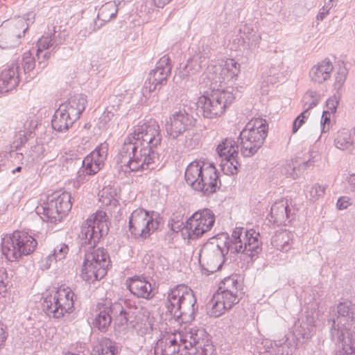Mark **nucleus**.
I'll return each mask as SVG.
<instances>
[{
  "mask_svg": "<svg viewBox=\"0 0 355 355\" xmlns=\"http://www.w3.org/2000/svg\"><path fill=\"white\" fill-rule=\"evenodd\" d=\"M339 103V98L337 96L334 95L328 98L326 103L327 109L324 112H328L330 114H334L336 112L337 107Z\"/></svg>",
  "mask_w": 355,
  "mask_h": 355,
  "instance_id": "6e6d98bb",
  "label": "nucleus"
},
{
  "mask_svg": "<svg viewBox=\"0 0 355 355\" xmlns=\"http://www.w3.org/2000/svg\"><path fill=\"white\" fill-rule=\"evenodd\" d=\"M51 56V52H46L44 53V54H42V53H40V57H41V59L40 60L42 61V64H44L42 67H44L46 64H45V62L46 60H48Z\"/></svg>",
  "mask_w": 355,
  "mask_h": 355,
  "instance_id": "774afa93",
  "label": "nucleus"
},
{
  "mask_svg": "<svg viewBox=\"0 0 355 355\" xmlns=\"http://www.w3.org/2000/svg\"><path fill=\"white\" fill-rule=\"evenodd\" d=\"M74 296L71 288L62 285L44 299L43 310L50 317L61 318L73 311Z\"/></svg>",
  "mask_w": 355,
  "mask_h": 355,
  "instance_id": "9d476101",
  "label": "nucleus"
},
{
  "mask_svg": "<svg viewBox=\"0 0 355 355\" xmlns=\"http://www.w3.org/2000/svg\"><path fill=\"white\" fill-rule=\"evenodd\" d=\"M41 202L35 208V211L40 216L42 220L55 223L61 221L62 218H51L53 212L55 211V207H50V196H45V199H41Z\"/></svg>",
  "mask_w": 355,
  "mask_h": 355,
  "instance_id": "e433bc0d",
  "label": "nucleus"
},
{
  "mask_svg": "<svg viewBox=\"0 0 355 355\" xmlns=\"http://www.w3.org/2000/svg\"><path fill=\"white\" fill-rule=\"evenodd\" d=\"M215 223V216L212 211L204 209L195 212L187 221L185 230L190 239L201 237L209 232Z\"/></svg>",
  "mask_w": 355,
  "mask_h": 355,
  "instance_id": "dca6fc26",
  "label": "nucleus"
},
{
  "mask_svg": "<svg viewBox=\"0 0 355 355\" xmlns=\"http://www.w3.org/2000/svg\"><path fill=\"white\" fill-rule=\"evenodd\" d=\"M136 309L132 308H124L120 302H114L111 304V313L112 315V319H114L116 326L120 330H124L128 327V323L132 324L133 328H135L140 334H146L148 327L142 328V323L136 322L134 323L132 318H135Z\"/></svg>",
  "mask_w": 355,
  "mask_h": 355,
  "instance_id": "a211bd4d",
  "label": "nucleus"
},
{
  "mask_svg": "<svg viewBox=\"0 0 355 355\" xmlns=\"http://www.w3.org/2000/svg\"><path fill=\"white\" fill-rule=\"evenodd\" d=\"M240 286L235 276L225 278L207 304L210 316L218 318L239 303Z\"/></svg>",
  "mask_w": 355,
  "mask_h": 355,
  "instance_id": "7ed1b4c3",
  "label": "nucleus"
},
{
  "mask_svg": "<svg viewBox=\"0 0 355 355\" xmlns=\"http://www.w3.org/2000/svg\"><path fill=\"white\" fill-rule=\"evenodd\" d=\"M113 116L114 114L112 112L106 110L103 113L100 119L102 120L105 123H106L108 121H110Z\"/></svg>",
  "mask_w": 355,
  "mask_h": 355,
  "instance_id": "69168bd1",
  "label": "nucleus"
},
{
  "mask_svg": "<svg viewBox=\"0 0 355 355\" xmlns=\"http://www.w3.org/2000/svg\"><path fill=\"white\" fill-rule=\"evenodd\" d=\"M304 109L310 112V110L315 107L320 102V96L315 91H308L304 96Z\"/></svg>",
  "mask_w": 355,
  "mask_h": 355,
  "instance_id": "49530a36",
  "label": "nucleus"
},
{
  "mask_svg": "<svg viewBox=\"0 0 355 355\" xmlns=\"http://www.w3.org/2000/svg\"><path fill=\"white\" fill-rule=\"evenodd\" d=\"M334 144L337 148L340 150H347L351 147L353 140L351 138L350 133L345 130H339L334 139Z\"/></svg>",
  "mask_w": 355,
  "mask_h": 355,
  "instance_id": "37998d69",
  "label": "nucleus"
},
{
  "mask_svg": "<svg viewBox=\"0 0 355 355\" xmlns=\"http://www.w3.org/2000/svg\"><path fill=\"white\" fill-rule=\"evenodd\" d=\"M315 329V320L313 316L307 315L297 327L295 335L297 339L302 338L306 341L313 336Z\"/></svg>",
  "mask_w": 355,
  "mask_h": 355,
  "instance_id": "f704fd0d",
  "label": "nucleus"
},
{
  "mask_svg": "<svg viewBox=\"0 0 355 355\" xmlns=\"http://www.w3.org/2000/svg\"><path fill=\"white\" fill-rule=\"evenodd\" d=\"M192 123L191 117L186 112H177L173 114L166 124L168 135L173 139L184 133Z\"/></svg>",
  "mask_w": 355,
  "mask_h": 355,
  "instance_id": "412c9836",
  "label": "nucleus"
},
{
  "mask_svg": "<svg viewBox=\"0 0 355 355\" xmlns=\"http://www.w3.org/2000/svg\"><path fill=\"white\" fill-rule=\"evenodd\" d=\"M55 27H53L52 31L49 33V35L42 36L37 42V49L36 55L40 65L42 64V61L40 60V53H42L43 51L47 50L49 48L53 46L55 44Z\"/></svg>",
  "mask_w": 355,
  "mask_h": 355,
  "instance_id": "58836bf2",
  "label": "nucleus"
},
{
  "mask_svg": "<svg viewBox=\"0 0 355 355\" xmlns=\"http://www.w3.org/2000/svg\"><path fill=\"white\" fill-rule=\"evenodd\" d=\"M233 88L219 89L213 88L210 94L198 98V105L201 109L205 118L214 119L221 116L226 109L235 100Z\"/></svg>",
  "mask_w": 355,
  "mask_h": 355,
  "instance_id": "6e6552de",
  "label": "nucleus"
},
{
  "mask_svg": "<svg viewBox=\"0 0 355 355\" xmlns=\"http://www.w3.org/2000/svg\"><path fill=\"white\" fill-rule=\"evenodd\" d=\"M35 126H36V123H35V121H33V120H31V121H26L25 123L24 128H25V129H26V131H22V132L20 131L18 135L19 139H20V144H23L27 141V140H28L27 134L31 133L32 130L35 128Z\"/></svg>",
  "mask_w": 355,
  "mask_h": 355,
  "instance_id": "603ef678",
  "label": "nucleus"
},
{
  "mask_svg": "<svg viewBox=\"0 0 355 355\" xmlns=\"http://www.w3.org/2000/svg\"><path fill=\"white\" fill-rule=\"evenodd\" d=\"M239 73L240 64L234 59H227L216 64L209 66L206 78L210 82V87L217 88L222 83L236 80Z\"/></svg>",
  "mask_w": 355,
  "mask_h": 355,
  "instance_id": "ddd939ff",
  "label": "nucleus"
},
{
  "mask_svg": "<svg viewBox=\"0 0 355 355\" xmlns=\"http://www.w3.org/2000/svg\"><path fill=\"white\" fill-rule=\"evenodd\" d=\"M28 29V24L22 17H17L0 26V47L12 49L18 46L20 39Z\"/></svg>",
  "mask_w": 355,
  "mask_h": 355,
  "instance_id": "4468645a",
  "label": "nucleus"
},
{
  "mask_svg": "<svg viewBox=\"0 0 355 355\" xmlns=\"http://www.w3.org/2000/svg\"><path fill=\"white\" fill-rule=\"evenodd\" d=\"M331 114L328 113V112L323 111L320 122L322 133H325L329 130Z\"/></svg>",
  "mask_w": 355,
  "mask_h": 355,
  "instance_id": "4d7b16f0",
  "label": "nucleus"
},
{
  "mask_svg": "<svg viewBox=\"0 0 355 355\" xmlns=\"http://www.w3.org/2000/svg\"><path fill=\"white\" fill-rule=\"evenodd\" d=\"M228 235L222 233L211 238L201 248L199 254V262L203 270L214 273L220 269L226 254Z\"/></svg>",
  "mask_w": 355,
  "mask_h": 355,
  "instance_id": "423d86ee",
  "label": "nucleus"
},
{
  "mask_svg": "<svg viewBox=\"0 0 355 355\" xmlns=\"http://www.w3.org/2000/svg\"><path fill=\"white\" fill-rule=\"evenodd\" d=\"M352 205V200L347 196L340 197L336 203L338 209L343 210L349 207Z\"/></svg>",
  "mask_w": 355,
  "mask_h": 355,
  "instance_id": "680f3d73",
  "label": "nucleus"
},
{
  "mask_svg": "<svg viewBox=\"0 0 355 355\" xmlns=\"http://www.w3.org/2000/svg\"><path fill=\"white\" fill-rule=\"evenodd\" d=\"M116 191L111 187H105L99 192V202L103 206H116Z\"/></svg>",
  "mask_w": 355,
  "mask_h": 355,
  "instance_id": "a19ab883",
  "label": "nucleus"
},
{
  "mask_svg": "<svg viewBox=\"0 0 355 355\" xmlns=\"http://www.w3.org/2000/svg\"><path fill=\"white\" fill-rule=\"evenodd\" d=\"M220 168L226 175H234L239 171L240 164L238 157L220 159Z\"/></svg>",
  "mask_w": 355,
  "mask_h": 355,
  "instance_id": "c03bdc74",
  "label": "nucleus"
},
{
  "mask_svg": "<svg viewBox=\"0 0 355 355\" xmlns=\"http://www.w3.org/2000/svg\"><path fill=\"white\" fill-rule=\"evenodd\" d=\"M338 316L333 320L332 338H340L342 332L351 331L354 320L355 304L349 302L340 303L337 306Z\"/></svg>",
  "mask_w": 355,
  "mask_h": 355,
  "instance_id": "6ab92c4d",
  "label": "nucleus"
},
{
  "mask_svg": "<svg viewBox=\"0 0 355 355\" xmlns=\"http://www.w3.org/2000/svg\"><path fill=\"white\" fill-rule=\"evenodd\" d=\"M118 12V5L115 1H109L99 9L98 18L103 21H109L116 17Z\"/></svg>",
  "mask_w": 355,
  "mask_h": 355,
  "instance_id": "ea45409f",
  "label": "nucleus"
},
{
  "mask_svg": "<svg viewBox=\"0 0 355 355\" xmlns=\"http://www.w3.org/2000/svg\"><path fill=\"white\" fill-rule=\"evenodd\" d=\"M331 8V6H329V5H325L320 9L316 16V20L322 21L329 15Z\"/></svg>",
  "mask_w": 355,
  "mask_h": 355,
  "instance_id": "e2e57ef3",
  "label": "nucleus"
},
{
  "mask_svg": "<svg viewBox=\"0 0 355 355\" xmlns=\"http://www.w3.org/2000/svg\"><path fill=\"white\" fill-rule=\"evenodd\" d=\"M68 252V245L64 243H60L54 248L51 254H53L54 259H55V261H58L65 259Z\"/></svg>",
  "mask_w": 355,
  "mask_h": 355,
  "instance_id": "8fccbe9b",
  "label": "nucleus"
},
{
  "mask_svg": "<svg viewBox=\"0 0 355 355\" xmlns=\"http://www.w3.org/2000/svg\"><path fill=\"white\" fill-rule=\"evenodd\" d=\"M291 209L287 200L281 199L271 207L269 220L277 225H286L290 222Z\"/></svg>",
  "mask_w": 355,
  "mask_h": 355,
  "instance_id": "b1692460",
  "label": "nucleus"
},
{
  "mask_svg": "<svg viewBox=\"0 0 355 355\" xmlns=\"http://www.w3.org/2000/svg\"><path fill=\"white\" fill-rule=\"evenodd\" d=\"M158 226L159 222L143 209H135L130 216L129 230L135 238H148Z\"/></svg>",
  "mask_w": 355,
  "mask_h": 355,
  "instance_id": "2eb2a0df",
  "label": "nucleus"
},
{
  "mask_svg": "<svg viewBox=\"0 0 355 355\" xmlns=\"http://www.w3.org/2000/svg\"><path fill=\"white\" fill-rule=\"evenodd\" d=\"M202 175L200 179V184L198 191H201L206 196H209L216 192L219 187L220 180L218 174L214 165L211 163L205 162L202 167Z\"/></svg>",
  "mask_w": 355,
  "mask_h": 355,
  "instance_id": "aec40b11",
  "label": "nucleus"
},
{
  "mask_svg": "<svg viewBox=\"0 0 355 355\" xmlns=\"http://www.w3.org/2000/svg\"><path fill=\"white\" fill-rule=\"evenodd\" d=\"M19 67L12 64L0 73V92L6 93L15 89L19 82Z\"/></svg>",
  "mask_w": 355,
  "mask_h": 355,
  "instance_id": "393cba45",
  "label": "nucleus"
},
{
  "mask_svg": "<svg viewBox=\"0 0 355 355\" xmlns=\"http://www.w3.org/2000/svg\"><path fill=\"white\" fill-rule=\"evenodd\" d=\"M325 193V187L318 184L313 185L309 191L311 199L313 201L318 200L319 198L323 197Z\"/></svg>",
  "mask_w": 355,
  "mask_h": 355,
  "instance_id": "864d4df0",
  "label": "nucleus"
},
{
  "mask_svg": "<svg viewBox=\"0 0 355 355\" xmlns=\"http://www.w3.org/2000/svg\"><path fill=\"white\" fill-rule=\"evenodd\" d=\"M204 162L194 161L191 162L187 167L184 178L187 183L194 190L198 191L200 189V180L202 175V167Z\"/></svg>",
  "mask_w": 355,
  "mask_h": 355,
  "instance_id": "c85d7f7f",
  "label": "nucleus"
},
{
  "mask_svg": "<svg viewBox=\"0 0 355 355\" xmlns=\"http://www.w3.org/2000/svg\"><path fill=\"white\" fill-rule=\"evenodd\" d=\"M208 58L207 53H196L187 60V64L180 71L181 76L189 77L200 72L202 67L207 64Z\"/></svg>",
  "mask_w": 355,
  "mask_h": 355,
  "instance_id": "bb28decb",
  "label": "nucleus"
},
{
  "mask_svg": "<svg viewBox=\"0 0 355 355\" xmlns=\"http://www.w3.org/2000/svg\"><path fill=\"white\" fill-rule=\"evenodd\" d=\"M53 254L51 253L45 258L42 259L40 261V268L42 270H45L50 268L53 263H55Z\"/></svg>",
  "mask_w": 355,
  "mask_h": 355,
  "instance_id": "052dcab7",
  "label": "nucleus"
},
{
  "mask_svg": "<svg viewBox=\"0 0 355 355\" xmlns=\"http://www.w3.org/2000/svg\"><path fill=\"white\" fill-rule=\"evenodd\" d=\"M310 116V112L304 110L293 121V133H295Z\"/></svg>",
  "mask_w": 355,
  "mask_h": 355,
  "instance_id": "5fc2aeb1",
  "label": "nucleus"
},
{
  "mask_svg": "<svg viewBox=\"0 0 355 355\" xmlns=\"http://www.w3.org/2000/svg\"><path fill=\"white\" fill-rule=\"evenodd\" d=\"M87 103L86 97L83 95H78L71 97L68 101L60 105V107L76 121L85 109Z\"/></svg>",
  "mask_w": 355,
  "mask_h": 355,
  "instance_id": "a878e982",
  "label": "nucleus"
},
{
  "mask_svg": "<svg viewBox=\"0 0 355 355\" xmlns=\"http://www.w3.org/2000/svg\"><path fill=\"white\" fill-rule=\"evenodd\" d=\"M340 338H333L340 343L335 355H355V334L352 331L342 332Z\"/></svg>",
  "mask_w": 355,
  "mask_h": 355,
  "instance_id": "c756f323",
  "label": "nucleus"
},
{
  "mask_svg": "<svg viewBox=\"0 0 355 355\" xmlns=\"http://www.w3.org/2000/svg\"><path fill=\"white\" fill-rule=\"evenodd\" d=\"M259 233L254 230L236 227L227 241V250L230 254L241 253L252 261L261 251Z\"/></svg>",
  "mask_w": 355,
  "mask_h": 355,
  "instance_id": "0eeeda50",
  "label": "nucleus"
},
{
  "mask_svg": "<svg viewBox=\"0 0 355 355\" xmlns=\"http://www.w3.org/2000/svg\"><path fill=\"white\" fill-rule=\"evenodd\" d=\"M196 299L193 291L184 284L172 288L168 293L166 306L168 311L174 318L185 317V320H193L197 310Z\"/></svg>",
  "mask_w": 355,
  "mask_h": 355,
  "instance_id": "39448f33",
  "label": "nucleus"
},
{
  "mask_svg": "<svg viewBox=\"0 0 355 355\" xmlns=\"http://www.w3.org/2000/svg\"><path fill=\"white\" fill-rule=\"evenodd\" d=\"M101 349L92 355H116L119 352V346L109 338H104L101 340Z\"/></svg>",
  "mask_w": 355,
  "mask_h": 355,
  "instance_id": "79ce46f5",
  "label": "nucleus"
},
{
  "mask_svg": "<svg viewBox=\"0 0 355 355\" xmlns=\"http://www.w3.org/2000/svg\"><path fill=\"white\" fill-rule=\"evenodd\" d=\"M216 152L220 159L239 157V146L231 138H225L217 146Z\"/></svg>",
  "mask_w": 355,
  "mask_h": 355,
  "instance_id": "c9c22d12",
  "label": "nucleus"
},
{
  "mask_svg": "<svg viewBox=\"0 0 355 355\" xmlns=\"http://www.w3.org/2000/svg\"><path fill=\"white\" fill-rule=\"evenodd\" d=\"M267 132L268 124L266 120L261 118L251 119L239 135L243 155L247 157L254 155L263 145Z\"/></svg>",
  "mask_w": 355,
  "mask_h": 355,
  "instance_id": "1a4fd4ad",
  "label": "nucleus"
},
{
  "mask_svg": "<svg viewBox=\"0 0 355 355\" xmlns=\"http://www.w3.org/2000/svg\"><path fill=\"white\" fill-rule=\"evenodd\" d=\"M112 320L111 313V305H98L96 311L94 325L101 331H105Z\"/></svg>",
  "mask_w": 355,
  "mask_h": 355,
  "instance_id": "2f4dec72",
  "label": "nucleus"
},
{
  "mask_svg": "<svg viewBox=\"0 0 355 355\" xmlns=\"http://www.w3.org/2000/svg\"><path fill=\"white\" fill-rule=\"evenodd\" d=\"M261 37L259 33L252 31L245 37L244 42L250 49H255L259 47Z\"/></svg>",
  "mask_w": 355,
  "mask_h": 355,
  "instance_id": "09e8293b",
  "label": "nucleus"
},
{
  "mask_svg": "<svg viewBox=\"0 0 355 355\" xmlns=\"http://www.w3.org/2000/svg\"><path fill=\"white\" fill-rule=\"evenodd\" d=\"M293 234L286 230L276 232L271 240L272 245L283 252H287L292 248Z\"/></svg>",
  "mask_w": 355,
  "mask_h": 355,
  "instance_id": "473e14b6",
  "label": "nucleus"
},
{
  "mask_svg": "<svg viewBox=\"0 0 355 355\" xmlns=\"http://www.w3.org/2000/svg\"><path fill=\"white\" fill-rule=\"evenodd\" d=\"M171 71L169 58L166 55L163 56L157 62L155 69L150 72L148 78L142 89L143 95L146 97L156 90L157 86L165 85Z\"/></svg>",
  "mask_w": 355,
  "mask_h": 355,
  "instance_id": "f3484780",
  "label": "nucleus"
},
{
  "mask_svg": "<svg viewBox=\"0 0 355 355\" xmlns=\"http://www.w3.org/2000/svg\"><path fill=\"white\" fill-rule=\"evenodd\" d=\"M261 344L266 349L263 353L267 352L272 355H293V347L289 343L285 342L279 345L275 344V348L272 346V341L269 340L263 341Z\"/></svg>",
  "mask_w": 355,
  "mask_h": 355,
  "instance_id": "4c0bfd02",
  "label": "nucleus"
},
{
  "mask_svg": "<svg viewBox=\"0 0 355 355\" xmlns=\"http://www.w3.org/2000/svg\"><path fill=\"white\" fill-rule=\"evenodd\" d=\"M21 65L25 73H28L34 69L35 67V60L31 51H26L22 55Z\"/></svg>",
  "mask_w": 355,
  "mask_h": 355,
  "instance_id": "de8ad7c7",
  "label": "nucleus"
},
{
  "mask_svg": "<svg viewBox=\"0 0 355 355\" xmlns=\"http://www.w3.org/2000/svg\"><path fill=\"white\" fill-rule=\"evenodd\" d=\"M62 110L60 107H58L51 121L53 128L59 132L67 130L76 121L69 114Z\"/></svg>",
  "mask_w": 355,
  "mask_h": 355,
  "instance_id": "72a5a7b5",
  "label": "nucleus"
},
{
  "mask_svg": "<svg viewBox=\"0 0 355 355\" xmlns=\"http://www.w3.org/2000/svg\"><path fill=\"white\" fill-rule=\"evenodd\" d=\"M89 157H85L83 161V166L78 171V175L76 180L73 182V187L78 189L86 180V175H91L96 173L101 168L99 167L98 164H92V159Z\"/></svg>",
  "mask_w": 355,
  "mask_h": 355,
  "instance_id": "7c9ffc66",
  "label": "nucleus"
},
{
  "mask_svg": "<svg viewBox=\"0 0 355 355\" xmlns=\"http://www.w3.org/2000/svg\"><path fill=\"white\" fill-rule=\"evenodd\" d=\"M32 150L37 153V155H35V157L40 158L41 155L43 154L44 147L42 145L37 144L33 147Z\"/></svg>",
  "mask_w": 355,
  "mask_h": 355,
  "instance_id": "338daca9",
  "label": "nucleus"
},
{
  "mask_svg": "<svg viewBox=\"0 0 355 355\" xmlns=\"http://www.w3.org/2000/svg\"><path fill=\"white\" fill-rule=\"evenodd\" d=\"M37 245L36 240L27 232L15 231L3 239L1 250L8 261H15L32 253Z\"/></svg>",
  "mask_w": 355,
  "mask_h": 355,
  "instance_id": "9b49d317",
  "label": "nucleus"
},
{
  "mask_svg": "<svg viewBox=\"0 0 355 355\" xmlns=\"http://www.w3.org/2000/svg\"><path fill=\"white\" fill-rule=\"evenodd\" d=\"M107 223L106 213L102 210L97 211L83 223L80 236L81 241L91 245L96 244L101 237L107 234Z\"/></svg>",
  "mask_w": 355,
  "mask_h": 355,
  "instance_id": "f8f14e48",
  "label": "nucleus"
},
{
  "mask_svg": "<svg viewBox=\"0 0 355 355\" xmlns=\"http://www.w3.org/2000/svg\"><path fill=\"white\" fill-rule=\"evenodd\" d=\"M8 336V334L5 329V327L0 322V347L4 344Z\"/></svg>",
  "mask_w": 355,
  "mask_h": 355,
  "instance_id": "0e129e2a",
  "label": "nucleus"
},
{
  "mask_svg": "<svg viewBox=\"0 0 355 355\" xmlns=\"http://www.w3.org/2000/svg\"><path fill=\"white\" fill-rule=\"evenodd\" d=\"M297 162H294L293 160L287 164L286 173L293 179L297 178L299 175L300 169L297 168Z\"/></svg>",
  "mask_w": 355,
  "mask_h": 355,
  "instance_id": "13d9d810",
  "label": "nucleus"
},
{
  "mask_svg": "<svg viewBox=\"0 0 355 355\" xmlns=\"http://www.w3.org/2000/svg\"><path fill=\"white\" fill-rule=\"evenodd\" d=\"M10 279L7 270L5 268L0 266V293L7 292L10 286Z\"/></svg>",
  "mask_w": 355,
  "mask_h": 355,
  "instance_id": "3c124183",
  "label": "nucleus"
},
{
  "mask_svg": "<svg viewBox=\"0 0 355 355\" xmlns=\"http://www.w3.org/2000/svg\"><path fill=\"white\" fill-rule=\"evenodd\" d=\"M347 73L345 69L339 70L336 76L335 87L340 89L346 80Z\"/></svg>",
  "mask_w": 355,
  "mask_h": 355,
  "instance_id": "bf43d9fd",
  "label": "nucleus"
},
{
  "mask_svg": "<svg viewBox=\"0 0 355 355\" xmlns=\"http://www.w3.org/2000/svg\"><path fill=\"white\" fill-rule=\"evenodd\" d=\"M85 256L82 266L80 276L82 279L88 282H94L102 279L107 273L110 263L107 252L103 248H95L85 241H82Z\"/></svg>",
  "mask_w": 355,
  "mask_h": 355,
  "instance_id": "20e7f679",
  "label": "nucleus"
},
{
  "mask_svg": "<svg viewBox=\"0 0 355 355\" xmlns=\"http://www.w3.org/2000/svg\"><path fill=\"white\" fill-rule=\"evenodd\" d=\"M50 196V207H55V211L51 218H62L72 207L71 196L68 192L53 193Z\"/></svg>",
  "mask_w": 355,
  "mask_h": 355,
  "instance_id": "4be33fe9",
  "label": "nucleus"
},
{
  "mask_svg": "<svg viewBox=\"0 0 355 355\" xmlns=\"http://www.w3.org/2000/svg\"><path fill=\"white\" fill-rule=\"evenodd\" d=\"M107 144L105 143L101 144L95 150H94L87 157L90 159L94 158L92 164H98L99 167L101 168L104 164V161L107 157Z\"/></svg>",
  "mask_w": 355,
  "mask_h": 355,
  "instance_id": "a18cd8bd",
  "label": "nucleus"
},
{
  "mask_svg": "<svg viewBox=\"0 0 355 355\" xmlns=\"http://www.w3.org/2000/svg\"><path fill=\"white\" fill-rule=\"evenodd\" d=\"M213 345L203 329L166 333L156 343L154 355H211Z\"/></svg>",
  "mask_w": 355,
  "mask_h": 355,
  "instance_id": "f03ea898",
  "label": "nucleus"
},
{
  "mask_svg": "<svg viewBox=\"0 0 355 355\" xmlns=\"http://www.w3.org/2000/svg\"><path fill=\"white\" fill-rule=\"evenodd\" d=\"M162 135L155 120L139 122L132 128L120 148L118 162L125 173L152 170L158 159L154 148L160 145Z\"/></svg>",
  "mask_w": 355,
  "mask_h": 355,
  "instance_id": "f257e3e1",
  "label": "nucleus"
},
{
  "mask_svg": "<svg viewBox=\"0 0 355 355\" xmlns=\"http://www.w3.org/2000/svg\"><path fill=\"white\" fill-rule=\"evenodd\" d=\"M334 70L333 63L327 58L314 64L309 71L311 80L316 84H322L329 80Z\"/></svg>",
  "mask_w": 355,
  "mask_h": 355,
  "instance_id": "5701e85b",
  "label": "nucleus"
},
{
  "mask_svg": "<svg viewBox=\"0 0 355 355\" xmlns=\"http://www.w3.org/2000/svg\"><path fill=\"white\" fill-rule=\"evenodd\" d=\"M130 291L138 297L150 299L153 296L151 284L144 278L135 277L130 279Z\"/></svg>",
  "mask_w": 355,
  "mask_h": 355,
  "instance_id": "cd10ccee",
  "label": "nucleus"
}]
</instances>
